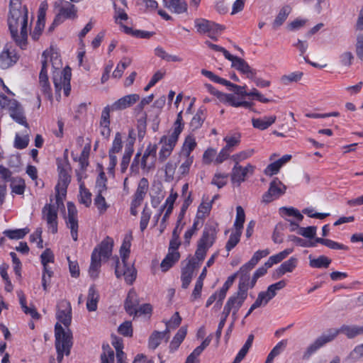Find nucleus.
I'll list each match as a JSON object with an SVG mask.
<instances>
[{
    "instance_id": "69168bd1",
    "label": "nucleus",
    "mask_w": 363,
    "mask_h": 363,
    "mask_svg": "<svg viewBox=\"0 0 363 363\" xmlns=\"http://www.w3.org/2000/svg\"><path fill=\"white\" fill-rule=\"evenodd\" d=\"M241 235L242 231L236 230H235V231L230 234V238L225 245V248L228 251H230L237 245V244L240 241Z\"/></svg>"
},
{
    "instance_id": "393cba45",
    "label": "nucleus",
    "mask_w": 363,
    "mask_h": 363,
    "mask_svg": "<svg viewBox=\"0 0 363 363\" xmlns=\"http://www.w3.org/2000/svg\"><path fill=\"white\" fill-rule=\"evenodd\" d=\"M276 120L277 116L274 115L264 116L262 118H253L252 119V124L255 128L264 130L274 123Z\"/></svg>"
},
{
    "instance_id": "7ed1b4c3",
    "label": "nucleus",
    "mask_w": 363,
    "mask_h": 363,
    "mask_svg": "<svg viewBox=\"0 0 363 363\" xmlns=\"http://www.w3.org/2000/svg\"><path fill=\"white\" fill-rule=\"evenodd\" d=\"M184 125L182 111H181L177 116L171 134L163 135L160 140V148L158 152V161L160 162H164L172 155L178 142L179 137L184 129Z\"/></svg>"
},
{
    "instance_id": "0eeeda50",
    "label": "nucleus",
    "mask_w": 363,
    "mask_h": 363,
    "mask_svg": "<svg viewBox=\"0 0 363 363\" xmlns=\"http://www.w3.org/2000/svg\"><path fill=\"white\" fill-rule=\"evenodd\" d=\"M194 26L199 34H206L212 40H216L217 37L222 33L224 27L213 21L205 18H196Z\"/></svg>"
},
{
    "instance_id": "ea45409f",
    "label": "nucleus",
    "mask_w": 363,
    "mask_h": 363,
    "mask_svg": "<svg viewBox=\"0 0 363 363\" xmlns=\"http://www.w3.org/2000/svg\"><path fill=\"white\" fill-rule=\"evenodd\" d=\"M101 265V259L98 257V255L96 254V251L95 252L91 253V264L89 269V276L92 279H96L98 277L100 268Z\"/></svg>"
},
{
    "instance_id": "ddd939ff",
    "label": "nucleus",
    "mask_w": 363,
    "mask_h": 363,
    "mask_svg": "<svg viewBox=\"0 0 363 363\" xmlns=\"http://www.w3.org/2000/svg\"><path fill=\"white\" fill-rule=\"evenodd\" d=\"M231 62V67L238 70L240 74L245 75L248 79H254L256 77V69L252 68L242 58L230 55L228 58Z\"/></svg>"
},
{
    "instance_id": "79ce46f5",
    "label": "nucleus",
    "mask_w": 363,
    "mask_h": 363,
    "mask_svg": "<svg viewBox=\"0 0 363 363\" xmlns=\"http://www.w3.org/2000/svg\"><path fill=\"white\" fill-rule=\"evenodd\" d=\"M309 264L313 268H328L331 263V259L325 255H320L317 258L309 256Z\"/></svg>"
},
{
    "instance_id": "20e7f679",
    "label": "nucleus",
    "mask_w": 363,
    "mask_h": 363,
    "mask_svg": "<svg viewBox=\"0 0 363 363\" xmlns=\"http://www.w3.org/2000/svg\"><path fill=\"white\" fill-rule=\"evenodd\" d=\"M55 337L57 360L62 362L64 356L70 354L73 345L72 334L69 328H64L62 325L57 323L55 326Z\"/></svg>"
},
{
    "instance_id": "e2e57ef3",
    "label": "nucleus",
    "mask_w": 363,
    "mask_h": 363,
    "mask_svg": "<svg viewBox=\"0 0 363 363\" xmlns=\"http://www.w3.org/2000/svg\"><path fill=\"white\" fill-rule=\"evenodd\" d=\"M41 263L45 272H49L50 269L48 267L49 263L54 262V255L50 249H46L40 255Z\"/></svg>"
},
{
    "instance_id": "f704fd0d",
    "label": "nucleus",
    "mask_w": 363,
    "mask_h": 363,
    "mask_svg": "<svg viewBox=\"0 0 363 363\" xmlns=\"http://www.w3.org/2000/svg\"><path fill=\"white\" fill-rule=\"evenodd\" d=\"M180 258L179 252H172L168 251L167 255L163 259L160 264L162 272L168 271L174 264L179 261Z\"/></svg>"
},
{
    "instance_id": "e433bc0d",
    "label": "nucleus",
    "mask_w": 363,
    "mask_h": 363,
    "mask_svg": "<svg viewBox=\"0 0 363 363\" xmlns=\"http://www.w3.org/2000/svg\"><path fill=\"white\" fill-rule=\"evenodd\" d=\"M10 116L18 123L28 126L26 117L23 113V110L18 102L16 103L15 107L9 110Z\"/></svg>"
},
{
    "instance_id": "473e14b6",
    "label": "nucleus",
    "mask_w": 363,
    "mask_h": 363,
    "mask_svg": "<svg viewBox=\"0 0 363 363\" xmlns=\"http://www.w3.org/2000/svg\"><path fill=\"white\" fill-rule=\"evenodd\" d=\"M132 240L133 236L131 233L125 235L123 238V241L120 249V256L122 260L121 264L127 263V259L130 255Z\"/></svg>"
},
{
    "instance_id": "6e6d98bb",
    "label": "nucleus",
    "mask_w": 363,
    "mask_h": 363,
    "mask_svg": "<svg viewBox=\"0 0 363 363\" xmlns=\"http://www.w3.org/2000/svg\"><path fill=\"white\" fill-rule=\"evenodd\" d=\"M168 333L155 331L149 338V347L151 349H156L161 343L162 339Z\"/></svg>"
},
{
    "instance_id": "680f3d73",
    "label": "nucleus",
    "mask_w": 363,
    "mask_h": 363,
    "mask_svg": "<svg viewBox=\"0 0 363 363\" xmlns=\"http://www.w3.org/2000/svg\"><path fill=\"white\" fill-rule=\"evenodd\" d=\"M340 333L345 334L348 338L352 339L358 335L359 333V326L358 325H343L340 328Z\"/></svg>"
},
{
    "instance_id": "f8f14e48",
    "label": "nucleus",
    "mask_w": 363,
    "mask_h": 363,
    "mask_svg": "<svg viewBox=\"0 0 363 363\" xmlns=\"http://www.w3.org/2000/svg\"><path fill=\"white\" fill-rule=\"evenodd\" d=\"M115 274L117 278L124 277L125 282L132 284L136 279L137 272L131 264H121L118 257H116Z\"/></svg>"
},
{
    "instance_id": "49530a36",
    "label": "nucleus",
    "mask_w": 363,
    "mask_h": 363,
    "mask_svg": "<svg viewBox=\"0 0 363 363\" xmlns=\"http://www.w3.org/2000/svg\"><path fill=\"white\" fill-rule=\"evenodd\" d=\"M28 233H29V230L27 228L14 229V230H6L3 232L4 235L11 240L22 239Z\"/></svg>"
},
{
    "instance_id": "c85d7f7f",
    "label": "nucleus",
    "mask_w": 363,
    "mask_h": 363,
    "mask_svg": "<svg viewBox=\"0 0 363 363\" xmlns=\"http://www.w3.org/2000/svg\"><path fill=\"white\" fill-rule=\"evenodd\" d=\"M194 160V156H182L180 155L181 164L177 170L179 177H185L189 173Z\"/></svg>"
},
{
    "instance_id": "c03bdc74",
    "label": "nucleus",
    "mask_w": 363,
    "mask_h": 363,
    "mask_svg": "<svg viewBox=\"0 0 363 363\" xmlns=\"http://www.w3.org/2000/svg\"><path fill=\"white\" fill-rule=\"evenodd\" d=\"M187 333V329L184 327H182L176 333L172 340L170 342L169 348L172 350H176L178 349L181 343L184 340Z\"/></svg>"
},
{
    "instance_id": "c756f323",
    "label": "nucleus",
    "mask_w": 363,
    "mask_h": 363,
    "mask_svg": "<svg viewBox=\"0 0 363 363\" xmlns=\"http://www.w3.org/2000/svg\"><path fill=\"white\" fill-rule=\"evenodd\" d=\"M138 303L136 292L134 290H130L128 294V296L125 302V308L126 312L130 315H133V313H135Z\"/></svg>"
},
{
    "instance_id": "423d86ee",
    "label": "nucleus",
    "mask_w": 363,
    "mask_h": 363,
    "mask_svg": "<svg viewBox=\"0 0 363 363\" xmlns=\"http://www.w3.org/2000/svg\"><path fill=\"white\" fill-rule=\"evenodd\" d=\"M58 182L55 186L56 203H59L67 194V189L71 181L70 167L67 163H60L57 165Z\"/></svg>"
},
{
    "instance_id": "a19ab883",
    "label": "nucleus",
    "mask_w": 363,
    "mask_h": 363,
    "mask_svg": "<svg viewBox=\"0 0 363 363\" xmlns=\"http://www.w3.org/2000/svg\"><path fill=\"white\" fill-rule=\"evenodd\" d=\"M270 253L268 249L257 250L255 252L249 262L243 264V269H252L259 261Z\"/></svg>"
},
{
    "instance_id": "6ab92c4d",
    "label": "nucleus",
    "mask_w": 363,
    "mask_h": 363,
    "mask_svg": "<svg viewBox=\"0 0 363 363\" xmlns=\"http://www.w3.org/2000/svg\"><path fill=\"white\" fill-rule=\"evenodd\" d=\"M247 297V294L238 291L236 294L231 296L228 299L225 304L228 306L229 308L232 310V317L233 318V320H236L237 313L238 312L240 307L242 306Z\"/></svg>"
},
{
    "instance_id": "0e129e2a",
    "label": "nucleus",
    "mask_w": 363,
    "mask_h": 363,
    "mask_svg": "<svg viewBox=\"0 0 363 363\" xmlns=\"http://www.w3.org/2000/svg\"><path fill=\"white\" fill-rule=\"evenodd\" d=\"M323 346L324 345L318 337L313 343L308 345V347L306 348V351L303 354V358L304 359H309L312 354L315 353Z\"/></svg>"
},
{
    "instance_id": "7c9ffc66",
    "label": "nucleus",
    "mask_w": 363,
    "mask_h": 363,
    "mask_svg": "<svg viewBox=\"0 0 363 363\" xmlns=\"http://www.w3.org/2000/svg\"><path fill=\"white\" fill-rule=\"evenodd\" d=\"M99 300V294L96 290L94 286H91L89 289L86 301V308L89 311H95L97 309V305Z\"/></svg>"
},
{
    "instance_id": "a878e982",
    "label": "nucleus",
    "mask_w": 363,
    "mask_h": 363,
    "mask_svg": "<svg viewBox=\"0 0 363 363\" xmlns=\"http://www.w3.org/2000/svg\"><path fill=\"white\" fill-rule=\"evenodd\" d=\"M297 258L291 257L288 260L284 262L275 271V276L281 277L287 272H292L296 267Z\"/></svg>"
},
{
    "instance_id": "2eb2a0df",
    "label": "nucleus",
    "mask_w": 363,
    "mask_h": 363,
    "mask_svg": "<svg viewBox=\"0 0 363 363\" xmlns=\"http://www.w3.org/2000/svg\"><path fill=\"white\" fill-rule=\"evenodd\" d=\"M58 310L56 313V317L58 323L65 325L64 328H69V325L72 321V307L69 301L62 300L58 303Z\"/></svg>"
},
{
    "instance_id": "4468645a",
    "label": "nucleus",
    "mask_w": 363,
    "mask_h": 363,
    "mask_svg": "<svg viewBox=\"0 0 363 363\" xmlns=\"http://www.w3.org/2000/svg\"><path fill=\"white\" fill-rule=\"evenodd\" d=\"M279 156L277 153H273L269 156V161L271 163L269 164L264 169V174L267 176L272 177L278 174L280 169L291 159V155H285L281 158L275 160Z\"/></svg>"
},
{
    "instance_id": "72a5a7b5",
    "label": "nucleus",
    "mask_w": 363,
    "mask_h": 363,
    "mask_svg": "<svg viewBox=\"0 0 363 363\" xmlns=\"http://www.w3.org/2000/svg\"><path fill=\"white\" fill-rule=\"evenodd\" d=\"M197 145L196 138L192 135H187L183 143L180 155L182 156H192L191 152Z\"/></svg>"
},
{
    "instance_id": "a211bd4d",
    "label": "nucleus",
    "mask_w": 363,
    "mask_h": 363,
    "mask_svg": "<svg viewBox=\"0 0 363 363\" xmlns=\"http://www.w3.org/2000/svg\"><path fill=\"white\" fill-rule=\"evenodd\" d=\"M199 267V263L195 259H189L186 266L182 269L181 280L182 288L186 289L189 286L194 272Z\"/></svg>"
},
{
    "instance_id": "5fc2aeb1",
    "label": "nucleus",
    "mask_w": 363,
    "mask_h": 363,
    "mask_svg": "<svg viewBox=\"0 0 363 363\" xmlns=\"http://www.w3.org/2000/svg\"><path fill=\"white\" fill-rule=\"evenodd\" d=\"M99 174L96 181V189H97L98 193H102L106 190L107 179L104 172L103 167L99 165Z\"/></svg>"
},
{
    "instance_id": "9b49d317",
    "label": "nucleus",
    "mask_w": 363,
    "mask_h": 363,
    "mask_svg": "<svg viewBox=\"0 0 363 363\" xmlns=\"http://www.w3.org/2000/svg\"><path fill=\"white\" fill-rule=\"evenodd\" d=\"M286 286V282L284 280H281L269 285L267 291H261L258 294L255 302L257 303L260 307L265 306L269 301L277 295V291L284 289Z\"/></svg>"
},
{
    "instance_id": "39448f33",
    "label": "nucleus",
    "mask_w": 363,
    "mask_h": 363,
    "mask_svg": "<svg viewBox=\"0 0 363 363\" xmlns=\"http://www.w3.org/2000/svg\"><path fill=\"white\" fill-rule=\"evenodd\" d=\"M157 145L149 143L141 157V152H138L130 165L132 172L138 173L140 168L145 171H148L154 167L155 160L157 153Z\"/></svg>"
},
{
    "instance_id": "b1692460",
    "label": "nucleus",
    "mask_w": 363,
    "mask_h": 363,
    "mask_svg": "<svg viewBox=\"0 0 363 363\" xmlns=\"http://www.w3.org/2000/svg\"><path fill=\"white\" fill-rule=\"evenodd\" d=\"M149 183L146 178H142L139 183L133 200V206H139L147 192Z\"/></svg>"
},
{
    "instance_id": "9d476101",
    "label": "nucleus",
    "mask_w": 363,
    "mask_h": 363,
    "mask_svg": "<svg viewBox=\"0 0 363 363\" xmlns=\"http://www.w3.org/2000/svg\"><path fill=\"white\" fill-rule=\"evenodd\" d=\"M66 226L70 230V234L74 241L78 240L79 220L76 206L72 202L67 203V216L65 218Z\"/></svg>"
},
{
    "instance_id": "cd10ccee",
    "label": "nucleus",
    "mask_w": 363,
    "mask_h": 363,
    "mask_svg": "<svg viewBox=\"0 0 363 363\" xmlns=\"http://www.w3.org/2000/svg\"><path fill=\"white\" fill-rule=\"evenodd\" d=\"M163 2L167 9L176 13H182L187 9L184 0H163Z\"/></svg>"
},
{
    "instance_id": "5701e85b",
    "label": "nucleus",
    "mask_w": 363,
    "mask_h": 363,
    "mask_svg": "<svg viewBox=\"0 0 363 363\" xmlns=\"http://www.w3.org/2000/svg\"><path fill=\"white\" fill-rule=\"evenodd\" d=\"M252 269H243V265L240 267L239 272H238L236 274L237 275H240V281H239V286H238V291L240 292H243L245 294H247V291L250 288H252L250 286L251 284V279L250 277V272Z\"/></svg>"
},
{
    "instance_id": "13d9d810",
    "label": "nucleus",
    "mask_w": 363,
    "mask_h": 363,
    "mask_svg": "<svg viewBox=\"0 0 363 363\" xmlns=\"http://www.w3.org/2000/svg\"><path fill=\"white\" fill-rule=\"evenodd\" d=\"M347 359L352 363L363 359V343L355 346L348 354Z\"/></svg>"
},
{
    "instance_id": "1a4fd4ad",
    "label": "nucleus",
    "mask_w": 363,
    "mask_h": 363,
    "mask_svg": "<svg viewBox=\"0 0 363 363\" xmlns=\"http://www.w3.org/2000/svg\"><path fill=\"white\" fill-rule=\"evenodd\" d=\"M60 202V201H59ZM54 204H46L42 210L43 219L46 221L48 230L55 234L57 232V208Z\"/></svg>"
},
{
    "instance_id": "bf43d9fd",
    "label": "nucleus",
    "mask_w": 363,
    "mask_h": 363,
    "mask_svg": "<svg viewBox=\"0 0 363 363\" xmlns=\"http://www.w3.org/2000/svg\"><path fill=\"white\" fill-rule=\"evenodd\" d=\"M255 150L252 148L244 150L236 154H234L232 156V160L235 162V164H239L240 162L250 158L255 154Z\"/></svg>"
},
{
    "instance_id": "4be33fe9",
    "label": "nucleus",
    "mask_w": 363,
    "mask_h": 363,
    "mask_svg": "<svg viewBox=\"0 0 363 363\" xmlns=\"http://www.w3.org/2000/svg\"><path fill=\"white\" fill-rule=\"evenodd\" d=\"M18 56L15 50H4L0 54V68L8 69L15 65Z\"/></svg>"
},
{
    "instance_id": "dca6fc26",
    "label": "nucleus",
    "mask_w": 363,
    "mask_h": 363,
    "mask_svg": "<svg viewBox=\"0 0 363 363\" xmlns=\"http://www.w3.org/2000/svg\"><path fill=\"white\" fill-rule=\"evenodd\" d=\"M255 167L250 163H248L245 167H242L239 164H235L232 169L231 179L233 182H236L238 184H241L245 180L248 174H253Z\"/></svg>"
},
{
    "instance_id": "f03ea898",
    "label": "nucleus",
    "mask_w": 363,
    "mask_h": 363,
    "mask_svg": "<svg viewBox=\"0 0 363 363\" xmlns=\"http://www.w3.org/2000/svg\"><path fill=\"white\" fill-rule=\"evenodd\" d=\"M28 11L21 0H11L7 23L12 38L21 48L27 46L28 26Z\"/></svg>"
},
{
    "instance_id": "bb28decb",
    "label": "nucleus",
    "mask_w": 363,
    "mask_h": 363,
    "mask_svg": "<svg viewBox=\"0 0 363 363\" xmlns=\"http://www.w3.org/2000/svg\"><path fill=\"white\" fill-rule=\"evenodd\" d=\"M177 197V193L174 191L173 189H172L170 194L166 199L164 203L160 207L159 212L154 216V219L156 220V222L158 221L159 218L162 216L164 211L172 213L174 203Z\"/></svg>"
},
{
    "instance_id": "f3484780",
    "label": "nucleus",
    "mask_w": 363,
    "mask_h": 363,
    "mask_svg": "<svg viewBox=\"0 0 363 363\" xmlns=\"http://www.w3.org/2000/svg\"><path fill=\"white\" fill-rule=\"evenodd\" d=\"M216 238V228L213 225L206 226L203 230L201 237L197 242V245L208 250L214 244Z\"/></svg>"
},
{
    "instance_id": "603ef678",
    "label": "nucleus",
    "mask_w": 363,
    "mask_h": 363,
    "mask_svg": "<svg viewBox=\"0 0 363 363\" xmlns=\"http://www.w3.org/2000/svg\"><path fill=\"white\" fill-rule=\"evenodd\" d=\"M177 167V162L174 160H169L164 166V177L167 181H172Z\"/></svg>"
},
{
    "instance_id": "a18cd8bd",
    "label": "nucleus",
    "mask_w": 363,
    "mask_h": 363,
    "mask_svg": "<svg viewBox=\"0 0 363 363\" xmlns=\"http://www.w3.org/2000/svg\"><path fill=\"white\" fill-rule=\"evenodd\" d=\"M123 149V136L120 132L115 134L114 138L112 141L111 147L108 150V155H116L119 153Z\"/></svg>"
},
{
    "instance_id": "aec40b11",
    "label": "nucleus",
    "mask_w": 363,
    "mask_h": 363,
    "mask_svg": "<svg viewBox=\"0 0 363 363\" xmlns=\"http://www.w3.org/2000/svg\"><path fill=\"white\" fill-rule=\"evenodd\" d=\"M140 96L137 94H132L124 96L111 104L112 111H121L128 108L138 102Z\"/></svg>"
},
{
    "instance_id": "864d4df0",
    "label": "nucleus",
    "mask_w": 363,
    "mask_h": 363,
    "mask_svg": "<svg viewBox=\"0 0 363 363\" xmlns=\"http://www.w3.org/2000/svg\"><path fill=\"white\" fill-rule=\"evenodd\" d=\"M287 340H282L278 342L268 354L265 363H272L274 359L278 356L282 350L286 346Z\"/></svg>"
},
{
    "instance_id": "58836bf2",
    "label": "nucleus",
    "mask_w": 363,
    "mask_h": 363,
    "mask_svg": "<svg viewBox=\"0 0 363 363\" xmlns=\"http://www.w3.org/2000/svg\"><path fill=\"white\" fill-rule=\"evenodd\" d=\"M293 251V248H287L276 255H272L265 262V266L267 267H272L274 264H278L286 258Z\"/></svg>"
},
{
    "instance_id": "052dcab7",
    "label": "nucleus",
    "mask_w": 363,
    "mask_h": 363,
    "mask_svg": "<svg viewBox=\"0 0 363 363\" xmlns=\"http://www.w3.org/2000/svg\"><path fill=\"white\" fill-rule=\"evenodd\" d=\"M340 333V328H331L323 333L320 337H318V339L323 345H325L326 343L333 341Z\"/></svg>"
},
{
    "instance_id": "6e6552de",
    "label": "nucleus",
    "mask_w": 363,
    "mask_h": 363,
    "mask_svg": "<svg viewBox=\"0 0 363 363\" xmlns=\"http://www.w3.org/2000/svg\"><path fill=\"white\" fill-rule=\"evenodd\" d=\"M286 191V186L278 179L274 178L269 184V189L262 197V203H269L283 196Z\"/></svg>"
},
{
    "instance_id": "c9c22d12",
    "label": "nucleus",
    "mask_w": 363,
    "mask_h": 363,
    "mask_svg": "<svg viewBox=\"0 0 363 363\" xmlns=\"http://www.w3.org/2000/svg\"><path fill=\"white\" fill-rule=\"evenodd\" d=\"M77 9L74 4L69 1H62L59 14L66 18L73 19L77 17Z\"/></svg>"
},
{
    "instance_id": "3c124183",
    "label": "nucleus",
    "mask_w": 363,
    "mask_h": 363,
    "mask_svg": "<svg viewBox=\"0 0 363 363\" xmlns=\"http://www.w3.org/2000/svg\"><path fill=\"white\" fill-rule=\"evenodd\" d=\"M245 220V211L242 206H238L236 207V217L233 224L235 230L242 231L243 228V224Z\"/></svg>"
},
{
    "instance_id": "09e8293b",
    "label": "nucleus",
    "mask_w": 363,
    "mask_h": 363,
    "mask_svg": "<svg viewBox=\"0 0 363 363\" xmlns=\"http://www.w3.org/2000/svg\"><path fill=\"white\" fill-rule=\"evenodd\" d=\"M79 201L86 207H89L91 203V194L85 187L84 183L79 184Z\"/></svg>"
},
{
    "instance_id": "2f4dec72",
    "label": "nucleus",
    "mask_w": 363,
    "mask_h": 363,
    "mask_svg": "<svg viewBox=\"0 0 363 363\" xmlns=\"http://www.w3.org/2000/svg\"><path fill=\"white\" fill-rule=\"evenodd\" d=\"M201 74L205 76L206 77L208 78L211 81L223 84L226 86H232L236 89H243V87H240V86H238L237 84L231 83L230 81H228L223 78H221L216 74H215L211 71H208L206 69H201Z\"/></svg>"
},
{
    "instance_id": "f257e3e1",
    "label": "nucleus",
    "mask_w": 363,
    "mask_h": 363,
    "mask_svg": "<svg viewBox=\"0 0 363 363\" xmlns=\"http://www.w3.org/2000/svg\"><path fill=\"white\" fill-rule=\"evenodd\" d=\"M62 66V60L57 50L53 47L45 50L42 55V68L39 74L40 85L45 94H50V86L48 81V70L50 67L53 69V83L56 92L63 90L65 96L69 95L71 91V72L65 69L60 71Z\"/></svg>"
},
{
    "instance_id": "8fccbe9b",
    "label": "nucleus",
    "mask_w": 363,
    "mask_h": 363,
    "mask_svg": "<svg viewBox=\"0 0 363 363\" xmlns=\"http://www.w3.org/2000/svg\"><path fill=\"white\" fill-rule=\"evenodd\" d=\"M240 138L241 135L239 133H234L231 135H226L223 138V140L226 143L224 147L232 152L233 147L238 146L240 144Z\"/></svg>"
},
{
    "instance_id": "4d7b16f0",
    "label": "nucleus",
    "mask_w": 363,
    "mask_h": 363,
    "mask_svg": "<svg viewBox=\"0 0 363 363\" xmlns=\"http://www.w3.org/2000/svg\"><path fill=\"white\" fill-rule=\"evenodd\" d=\"M279 213L281 216H293L298 221H301L303 219V216L298 210L294 207H281L279 208Z\"/></svg>"
},
{
    "instance_id": "4c0bfd02",
    "label": "nucleus",
    "mask_w": 363,
    "mask_h": 363,
    "mask_svg": "<svg viewBox=\"0 0 363 363\" xmlns=\"http://www.w3.org/2000/svg\"><path fill=\"white\" fill-rule=\"evenodd\" d=\"M291 12V8L290 6L285 5L282 6L272 23L273 28L276 29L280 27L285 22Z\"/></svg>"
},
{
    "instance_id": "338daca9",
    "label": "nucleus",
    "mask_w": 363,
    "mask_h": 363,
    "mask_svg": "<svg viewBox=\"0 0 363 363\" xmlns=\"http://www.w3.org/2000/svg\"><path fill=\"white\" fill-rule=\"evenodd\" d=\"M133 140L128 141L125 145V150L121 162L129 164L134 152Z\"/></svg>"
},
{
    "instance_id": "37998d69",
    "label": "nucleus",
    "mask_w": 363,
    "mask_h": 363,
    "mask_svg": "<svg viewBox=\"0 0 363 363\" xmlns=\"http://www.w3.org/2000/svg\"><path fill=\"white\" fill-rule=\"evenodd\" d=\"M10 186L13 194L22 195L25 191L26 184L23 179L20 177H13L11 179Z\"/></svg>"
},
{
    "instance_id": "de8ad7c7",
    "label": "nucleus",
    "mask_w": 363,
    "mask_h": 363,
    "mask_svg": "<svg viewBox=\"0 0 363 363\" xmlns=\"http://www.w3.org/2000/svg\"><path fill=\"white\" fill-rule=\"evenodd\" d=\"M116 23L120 24L121 29L125 33H132V28L123 25L121 21H126L128 18V14L123 9H118L115 11L114 16Z\"/></svg>"
},
{
    "instance_id": "774afa93",
    "label": "nucleus",
    "mask_w": 363,
    "mask_h": 363,
    "mask_svg": "<svg viewBox=\"0 0 363 363\" xmlns=\"http://www.w3.org/2000/svg\"><path fill=\"white\" fill-rule=\"evenodd\" d=\"M213 200L210 202H203L200 204L196 213L197 218H203L210 213Z\"/></svg>"
},
{
    "instance_id": "412c9836",
    "label": "nucleus",
    "mask_w": 363,
    "mask_h": 363,
    "mask_svg": "<svg viewBox=\"0 0 363 363\" xmlns=\"http://www.w3.org/2000/svg\"><path fill=\"white\" fill-rule=\"evenodd\" d=\"M113 247V239L109 237H106L94 249L92 252H95L96 251L98 257L101 260L108 259L112 254Z\"/></svg>"
}]
</instances>
